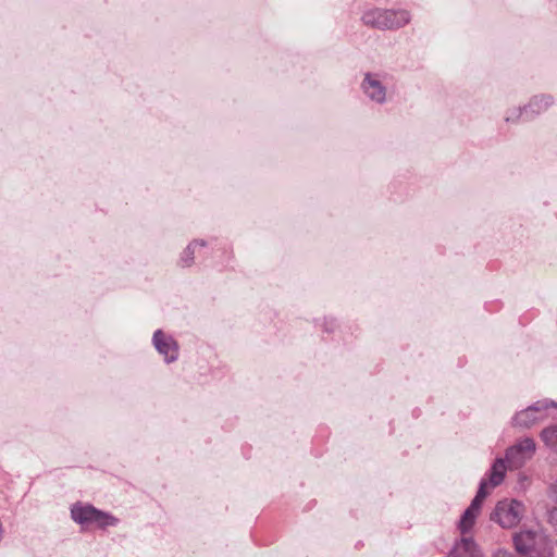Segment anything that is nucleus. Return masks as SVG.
Instances as JSON below:
<instances>
[{
  "mask_svg": "<svg viewBox=\"0 0 557 557\" xmlns=\"http://www.w3.org/2000/svg\"><path fill=\"white\" fill-rule=\"evenodd\" d=\"M543 540L542 534L531 530L521 531L513 536L515 548L520 554H529L536 549Z\"/></svg>",
  "mask_w": 557,
  "mask_h": 557,
  "instance_id": "nucleus-9",
  "label": "nucleus"
},
{
  "mask_svg": "<svg viewBox=\"0 0 557 557\" xmlns=\"http://www.w3.org/2000/svg\"><path fill=\"white\" fill-rule=\"evenodd\" d=\"M536 444L533 438L524 437L506 450L505 459L510 469H519L535 454Z\"/></svg>",
  "mask_w": 557,
  "mask_h": 557,
  "instance_id": "nucleus-5",
  "label": "nucleus"
},
{
  "mask_svg": "<svg viewBox=\"0 0 557 557\" xmlns=\"http://www.w3.org/2000/svg\"><path fill=\"white\" fill-rule=\"evenodd\" d=\"M552 103L553 100L549 96H535L531 99L527 107L523 109L519 108L512 113V115H507L505 120L507 122L515 121L521 115H525L528 119H531L534 115L545 111Z\"/></svg>",
  "mask_w": 557,
  "mask_h": 557,
  "instance_id": "nucleus-8",
  "label": "nucleus"
},
{
  "mask_svg": "<svg viewBox=\"0 0 557 557\" xmlns=\"http://www.w3.org/2000/svg\"><path fill=\"white\" fill-rule=\"evenodd\" d=\"M206 243L203 240H195L193 243H190L186 249L183 251V255L181 257V264L183 267H189L191 265L193 261H194V253H195V248L197 246H205Z\"/></svg>",
  "mask_w": 557,
  "mask_h": 557,
  "instance_id": "nucleus-14",
  "label": "nucleus"
},
{
  "mask_svg": "<svg viewBox=\"0 0 557 557\" xmlns=\"http://www.w3.org/2000/svg\"><path fill=\"white\" fill-rule=\"evenodd\" d=\"M366 25L380 29L398 28L410 21V15L405 10L373 9L362 15Z\"/></svg>",
  "mask_w": 557,
  "mask_h": 557,
  "instance_id": "nucleus-1",
  "label": "nucleus"
},
{
  "mask_svg": "<svg viewBox=\"0 0 557 557\" xmlns=\"http://www.w3.org/2000/svg\"><path fill=\"white\" fill-rule=\"evenodd\" d=\"M449 557H483V554L472 537L463 536L454 545Z\"/></svg>",
  "mask_w": 557,
  "mask_h": 557,
  "instance_id": "nucleus-10",
  "label": "nucleus"
},
{
  "mask_svg": "<svg viewBox=\"0 0 557 557\" xmlns=\"http://www.w3.org/2000/svg\"><path fill=\"white\" fill-rule=\"evenodd\" d=\"M505 462L507 461L504 458H497L494 461L490 473V484L492 487H495L503 482L507 469Z\"/></svg>",
  "mask_w": 557,
  "mask_h": 557,
  "instance_id": "nucleus-11",
  "label": "nucleus"
},
{
  "mask_svg": "<svg viewBox=\"0 0 557 557\" xmlns=\"http://www.w3.org/2000/svg\"><path fill=\"white\" fill-rule=\"evenodd\" d=\"M364 95L376 103H384L386 100V87L377 74L367 73L361 83Z\"/></svg>",
  "mask_w": 557,
  "mask_h": 557,
  "instance_id": "nucleus-6",
  "label": "nucleus"
},
{
  "mask_svg": "<svg viewBox=\"0 0 557 557\" xmlns=\"http://www.w3.org/2000/svg\"><path fill=\"white\" fill-rule=\"evenodd\" d=\"M493 557H517V556L507 549L499 548L494 553Z\"/></svg>",
  "mask_w": 557,
  "mask_h": 557,
  "instance_id": "nucleus-16",
  "label": "nucleus"
},
{
  "mask_svg": "<svg viewBox=\"0 0 557 557\" xmlns=\"http://www.w3.org/2000/svg\"><path fill=\"white\" fill-rule=\"evenodd\" d=\"M541 437L550 449L557 453V425L544 429Z\"/></svg>",
  "mask_w": 557,
  "mask_h": 557,
  "instance_id": "nucleus-15",
  "label": "nucleus"
},
{
  "mask_svg": "<svg viewBox=\"0 0 557 557\" xmlns=\"http://www.w3.org/2000/svg\"><path fill=\"white\" fill-rule=\"evenodd\" d=\"M554 494H555V498L557 500V484L554 486Z\"/></svg>",
  "mask_w": 557,
  "mask_h": 557,
  "instance_id": "nucleus-17",
  "label": "nucleus"
},
{
  "mask_svg": "<svg viewBox=\"0 0 557 557\" xmlns=\"http://www.w3.org/2000/svg\"><path fill=\"white\" fill-rule=\"evenodd\" d=\"M555 407L556 403L552 400H539L535 404L525 408L524 410H521L518 413H516L512 423L515 426L529 429L534 424L547 419L548 409Z\"/></svg>",
  "mask_w": 557,
  "mask_h": 557,
  "instance_id": "nucleus-4",
  "label": "nucleus"
},
{
  "mask_svg": "<svg viewBox=\"0 0 557 557\" xmlns=\"http://www.w3.org/2000/svg\"><path fill=\"white\" fill-rule=\"evenodd\" d=\"M486 485L487 482L485 480H482L475 497L472 499L470 506L467 509H469L472 512L480 513L482 503L487 495Z\"/></svg>",
  "mask_w": 557,
  "mask_h": 557,
  "instance_id": "nucleus-12",
  "label": "nucleus"
},
{
  "mask_svg": "<svg viewBox=\"0 0 557 557\" xmlns=\"http://www.w3.org/2000/svg\"><path fill=\"white\" fill-rule=\"evenodd\" d=\"M72 519L81 525L95 524L98 528H106L117 524L119 520L114 516L101 511L92 505H83L77 503L71 508Z\"/></svg>",
  "mask_w": 557,
  "mask_h": 557,
  "instance_id": "nucleus-2",
  "label": "nucleus"
},
{
  "mask_svg": "<svg viewBox=\"0 0 557 557\" xmlns=\"http://www.w3.org/2000/svg\"><path fill=\"white\" fill-rule=\"evenodd\" d=\"M153 345L158 352L164 356L165 362L170 363L178 357V346L173 337L164 334L161 330H157L152 337Z\"/></svg>",
  "mask_w": 557,
  "mask_h": 557,
  "instance_id": "nucleus-7",
  "label": "nucleus"
},
{
  "mask_svg": "<svg viewBox=\"0 0 557 557\" xmlns=\"http://www.w3.org/2000/svg\"><path fill=\"white\" fill-rule=\"evenodd\" d=\"M479 513L472 512L469 509H466L463 515L460 518L459 521V530L462 534H466L470 532V530L473 528L475 520L478 518Z\"/></svg>",
  "mask_w": 557,
  "mask_h": 557,
  "instance_id": "nucleus-13",
  "label": "nucleus"
},
{
  "mask_svg": "<svg viewBox=\"0 0 557 557\" xmlns=\"http://www.w3.org/2000/svg\"><path fill=\"white\" fill-rule=\"evenodd\" d=\"M523 512L524 506L522 503L515 499H505L497 503L491 513V520L502 528L510 529L520 522Z\"/></svg>",
  "mask_w": 557,
  "mask_h": 557,
  "instance_id": "nucleus-3",
  "label": "nucleus"
}]
</instances>
